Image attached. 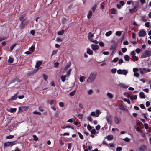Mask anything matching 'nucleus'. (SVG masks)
I'll return each instance as SVG.
<instances>
[{
	"label": "nucleus",
	"mask_w": 151,
	"mask_h": 151,
	"mask_svg": "<svg viewBox=\"0 0 151 151\" xmlns=\"http://www.w3.org/2000/svg\"><path fill=\"white\" fill-rule=\"evenodd\" d=\"M97 6V4H95L94 5V6L92 7V11L93 12H94L95 11L96 8Z\"/></svg>",
	"instance_id": "obj_38"
},
{
	"label": "nucleus",
	"mask_w": 151,
	"mask_h": 151,
	"mask_svg": "<svg viewBox=\"0 0 151 151\" xmlns=\"http://www.w3.org/2000/svg\"><path fill=\"white\" fill-rule=\"evenodd\" d=\"M94 36V35L92 34L91 32H90L88 33V39L92 38Z\"/></svg>",
	"instance_id": "obj_21"
},
{
	"label": "nucleus",
	"mask_w": 151,
	"mask_h": 151,
	"mask_svg": "<svg viewBox=\"0 0 151 151\" xmlns=\"http://www.w3.org/2000/svg\"><path fill=\"white\" fill-rule=\"evenodd\" d=\"M26 18V15L23 14L21 16V17L20 18V20L21 22H24L25 20V18Z\"/></svg>",
	"instance_id": "obj_14"
},
{
	"label": "nucleus",
	"mask_w": 151,
	"mask_h": 151,
	"mask_svg": "<svg viewBox=\"0 0 151 151\" xmlns=\"http://www.w3.org/2000/svg\"><path fill=\"white\" fill-rule=\"evenodd\" d=\"M119 58H114L112 60L113 62H116L118 61Z\"/></svg>",
	"instance_id": "obj_57"
},
{
	"label": "nucleus",
	"mask_w": 151,
	"mask_h": 151,
	"mask_svg": "<svg viewBox=\"0 0 151 151\" xmlns=\"http://www.w3.org/2000/svg\"><path fill=\"white\" fill-rule=\"evenodd\" d=\"M42 62L41 61H37V63L36 65H35V67L36 68H38L42 64Z\"/></svg>",
	"instance_id": "obj_22"
},
{
	"label": "nucleus",
	"mask_w": 151,
	"mask_h": 151,
	"mask_svg": "<svg viewBox=\"0 0 151 151\" xmlns=\"http://www.w3.org/2000/svg\"><path fill=\"white\" fill-rule=\"evenodd\" d=\"M119 108L120 110H124L127 111V109L126 108V106L123 105H121L119 106Z\"/></svg>",
	"instance_id": "obj_11"
},
{
	"label": "nucleus",
	"mask_w": 151,
	"mask_h": 151,
	"mask_svg": "<svg viewBox=\"0 0 151 151\" xmlns=\"http://www.w3.org/2000/svg\"><path fill=\"white\" fill-rule=\"evenodd\" d=\"M150 22H147L145 24V26L147 27H150Z\"/></svg>",
	"instance_id": "obj_47"
},
{
	"label": "nucleus",
	"mask_w": 151,
	"mask_h": 151,
	"mask_svg": "<svg viewBox=\"0 0 151 151\" xmlns=\"http://www.w3.org/2000/svg\"><path fill=\"white\" fill-rule=\"evenodd\" d=\"M92 12L91 11H90L89 13L87 15L88 18V19L92 17Z\"/></svg>",
	"instance_id": "obj_25"
},
{
	"label": "nucleus",
	"mask_w": 151,
	"mask_h": 151,
	"mask_svg": "<svg viewBox=\"0 0 151 151\" xmlns=\"http://www.w3.org/2000/svg\"><path fill=\"white\" fill-rule=\"evenodd\" d=\"M121 34V32L119 31H117L116 33V35L119 36H120Z\"/></svg>",
	"instance_id": "obj_44"
},
{
	"label": "nucleus",
	"mask_w": 151,
	"mask_h": 151,
	"mask_svg": "<svg viewBox=\"0 0 151 151\" xmlns=\"http://www.w3.org/2000/svg\"><path fill=\"white\" fill-rule=\"evenodd\" d=\"M124 59L126 61H129V58L128 55H126L124 56Z\"/></svg>",
	"instance_id": "obj_28"
},
{
	"label": "nucleus",
	"mask_w": 151,
	"mask_h": 151,
	"mask_svg": "<svg viewBox=\"0 0 151 151\" xmlns=\"http://www.w3.org/2000/svg\"><path fill=\"white\" fill-rule=\"evenodd\" d=\"M92 127L89 125H88L87 126V129L88 130H91L92 129Z\"/></svg>",
	"instance_id": "obj_62"
},
{
	"label": "nucleus",
	"mask_w": 151,
	"mask_h": 151,
	"mask_svg": "<svg viewBox=\"0 0 151 151\" xmlns=\"http://www.w3.org/2000/svg\"><path fill=\"white\" fill-rule=\"evenodd\" d=\"M91 47L92 48V49L94 50H95L96 49H98L99 47V46L98 45H96L94 44L91 45Z\"/></svg>",
	"instance_id": "obj_12"
},
{
	"label": "nucleus",
	"mask_w": 151,
	"mask_h": 151,
	"mask_svg": "<svg viewBox=\"0 0 151 151\" xmlns=\"http://www.w3.org/2000/svg\"><path fill=\"white\" fill-rule=\"evenodd\" d=\"M147 114H145V113H142V115L144 116V117L145 119H146L147 120H148V118L147 117V116H146V115Z\"/></svg>",
	"instance_id": "obj_55"
},
{
	"label": "nucleus",
	"mask_w": 151,
	"mask_h": 151,
	"mask_svg": "<svg viewBox=\"0 0 151 151\" xmlns=\"http://www.w3.org/2000/svg\"><path fill=\"white\" fill-rule=\"evenodd\" d=\"M28 108V106H23L20 107L19 108V110L21 111H23L27 110Z\"/></svg>",
	"instance_id": "obj_10"
},
{
	"label": "nucleus",
	"mask_w": 151,
	"mask_h": 151,
	"mask_svg": "<svg viewBox=\"0 0 151 151\" xmlns=\"http://www.w3.org/2000/svg\"><path fill=\"white\" fill-rule=\"evenodd\" d=\"M64 32V31L63 30L58 32V34L60 35H62Z\"/></svg>",
	"instance_id": "obj_31"
},
{
	"label": "nucleus",
	"mask_w": 151,
	"mask_h": 151,
	"mask_svg": "<svg viewBox=\"0 0 151 151\" xmlns=\"http://www.w3.org/2000/svg\"><path fill=\"white\" fill-rule=\"evenodd\" d=\"M16 141H12V142H5L4 144V147H7L8 146H12L15 144V142Z\"/></svg>",
	"instance_id": "obj_4"
},
{
	"label": "nucleus",
	"mask_w": 151,
	"mask_h": 151,
	"mask_svg": "<svg viewBox=\"0 0 151 151\" xmlns=\"http://www.w3.org/2000/svg\"><path fill=\"white\" fill-rule=\"evenodd\" d=\"M139 70L140 71V73L141 74H143L147 72H149L151 71L150 69H147L145 68H139Z\"/></svg>",
	"instance_id": "obj_3"
},
{
	"label": "nucleus",
	"mask_w": 151,
	"mask_h": 151,
	"mask_svg": "<svg viewBox=\"0 0 151 151\" xmlns=\"http://www.w3.org/2000/svg\"><path fill=\"white\" fill-rule=\"evenodd\" d=\"M112 31H108V32H107L106 33L105 35L106 36H109L110 35H111L112 34Z\"/></svg>",
	"instance_id": "obj_33"
},
{
	"label": "nucleus",
	"mask_w": 151,
	"mask_h": 151,
	"mask_svg": "<svg viewBox=\"0 0 151 151\" xmlns=\"http://www.w3.org/2000/svg\"><path fill=\"white\" fill-rule=\"evenodd\" d=\"M25 25V22H21L20 24V27L22 28L23 29Z\"/></svg>",
	"instance_id": "obj_23"
},
{
	"label": "nucleus",
	"mask_w": 151,
	"mask_h": 151,
	"mask_svg": "<svg viewBox=\"0 0 151 151\" xmlns=\"http://www.w3.org/2000/svg\"><path fill=\"white\" fill-rule=\"evenodd\" d=\"M127 49L126 48L124 47L122 49V51L123 53L126 52L127 51Z\"/></svg>",
	"instance_id": "obj_52"
},
{
	"label": "nucleus",
	"mask_w": 151,
	"mask_h": 151,
	"mask_svg": "<svg viewBox=\"0 0 151 151\" xmlns=\"http://www.w3.org/2000/svg\"><path fill=\"white\" fill-rule=\"evenodd\" d=\"M139 96L141 98H145V96L143 92H140L139 93Z\"/></svg>",
	"instance_id": "obj_18"
},
{
	"label": "nucleus",
	"mask_w": 151,
	"mask_h": 151,
	"mask_svg": "<svg viewBox=\"0 0 151 151\" xmlns=\"http://www.w3.org/2000/svg\"><path fill=\"white\" fill-rule=\"evenodd\" d=\"M123 62V60L122 59H120L119 60V62H118V63L119 64H120L122 63Z\"/></svg>",
	"instance_id": "obj_59"
},
{
	"label": "nucleus",
	"mask_w": 151,
	"mask_h": 151,
	"mask_svg": "<svg viewBox=\"0 0 151 151\" xmlns=\"http://www.w3.org/2000/svg\"><path fill=\"white\" fill-rule=\"evenodd\" d=\"M59 65V63L58 62H56L54 63V66L55 67H57Z\"/></svg>",
	"instance_id": "obj_56"
},
{
	"label": "nucleus",
	"mask_w": 151,
	"mask_h": 151,
	"mask_svg": "<svg viewBox=\"0 0 151 151\" xmlns=\"http://www.w3.org/2000/svg\"><path fill=\"white\" fill-rule=\"evenodd\" d=\"M139 69L137 68H134L133 69V71L134 73L138 71Z\"/></svg>",
	"instance_id": "obj_54"
},
{
	"label": "nucleus",
	"mask_w": 151,
	"mask_h": 151,
	"mask_svg": "<svg viewBox=\"0 0 151 151\" xmlns=\"http://www.w3.org/2000/svg\"><path fill=\"white\" fill-rule=\"evenodd\" d=\"M79 106L80 108H81V109H83V106L82 104L81 103H79Z\"/></svg>",
	"instance_id": "obj_63"
},
{
	"label": "nucleus",
	"mask_w": 151,
	"mask_h": 151,
	"mask_svg": "<svg viewBox=\"0 0 151 151\" xmlns=\"http://www.w3.org/2000/svg\"><path fill=\"white\" fill-rule=\"evenodd\" d=\"M34 139L35 141H37L38 140V138L35 135H34L33 136Z\"/></svg>",
	"instance_id": "obj_45"
},
{
	"label": "nucleus",
	"mask_w": 151,
	"mask_h": 151,
	"mask_svg": "<svg viewBox=\"0 0 151 151\" xmlns=\"http://www.w3.org/2000/svg\"><path fill=\"white\" fill-rule=\"evenodd\" d=\"M117 46V44L113 43L111 45L110 49V50H112V52H114L116 50Z\"/></svg>",
	"instance_id": "obj_8"
},
{
	"label": "nucleus",
	"mask_w": 151,
	"mask_h": 151,
	"mask_svg": "<svg viewBox=\"0 0 151 151\" xmlns=\"http://www.w3.org/2000/svg\"><path fill=\"white\" fill-rule=\"evenodd\" d=\"M117 73L119 74L126 75L128 72L127 70H122L121 69H119L117 71Z\"/></svg>",
	"instance_id": "obj_6"
},
{
	"label": "nucleus",
	"mask_w": 151,
	"mask_h": 151,
	"mask_svg": "<svg viewBox=\"0 0 151 151\" xmlns=\"http://www.w3.org/2000/svg\"><path fill=\"white\" fill-rule=\"evenodd\" d=\"M14 137V135H10L9 136H6V138L8 139H12V138H13Z\"/></svg>",
	"instance_id": "obj_51"
},
{
	"label": "nucleus",
	"mask_w": 151,
	"mask_h": 151,
	"mask_svg": "<svg viewBox=\"0 0 151 151\" xmlns=\"http://www.w3.org/2000/svg\"><path fill=\"white\" fill-rule=\"evenodd\" d=\"M132 58L133 60H135L136 61H137L138 60V58L135 55L132 56Z\"/></svg>",
	"instance_id": "obj_36"
},
{
	"label": "nucleus",
	"mask_w": 151,
	"mask_h": 151,
	"mask_svg": "<svg viewBox=\"0 0 151 151\" xmlns=\"http://www.w3.org/2000/svg\"><path fill=\"white\" fill-rule=\"evenodd\" d=\"M88 121H90L91 122H92L93 119L91 116H88Z\"/></svg>",
	"instance_id": "obj_48"
},
{
	"label": "nucleus",
	"mask_w": 151,
	"mask_h": 151,
	"mask_svg": "<svg viewBox=\"0 0 151 151\" xmlns=\"http://www.w3.org/2000/svg\"><path fill=\"white\" fill-rule=\"evenodd\" d=\"M122 148L121 147H118L116 148V151H121L122 150Z\"/></svg>",
	"instance_id": "obj_64"
},
{
	"label": "nucleus",
	"mask_w": 151,
	"mask_h": 151,
	"mask_svg": "<svg viewBox=\"0 0 151 151\" xmlns=\"http://www.w3.org/2000/svg\"><path fill=\"white\" fill-rule=\"evenodd\" d=\"M111 13L113 14H115L116 10L114 8H112L111 9Z\"/></svg>",
	"instance_id": "obj_46"
},
{
	"label": "nucleus",
	"mask_w": 151,
	"mask_h": 151,
	"mask_svg": "<svg viewBox=\"0 0 151 151\" xmlns=\"http://www.w3.org/2000/svg\"><path fill=\"white\" fill-rule=\"evenodd\" d=\"M17 95V93L15 94L13 96L11 97V99H9V101H11L13 100H16L17 98V97L16 96Z\"/></svg>",
	"instance_id": "obj_15"
},
{
	"label": "nucleus",
	"mask_w": 151,
	"mask_h": 151,
	"mask_svg": "<svg viewBox=\"0 0 151 151\" xmlns=\"http://www.w3.org/2000/svg\"><path fill=\"white\" fill-rule=\"evenodd\" d=\"M101 112L99 110H96V112L93 111L91 113V115L93 116H94L96 117H98L99 116V115L100 114Z\"/></svg>",
	"instance_id": "obj_5"
},
{
	"label": "nucleus",
	"mask_w": 151,
	"mask_h": 151,
	"mask_svg": "<svg viewBox=\"0 0 151 151\" xmlns=\"http://www.w3.org/2000/svg\"><path fill=\"white\" fill-rule=\"evenodd\" d=\"M78 117L79 119H81L83 118V115L81 114H79L78 115Z\"/></svg>",
	"instance_id": "obj_41"
},
{
	"label": "nucleus",
	"mask_w": 151,
	"mask_h": 151,
	"mask_svg": "<svg viewBox=\"0 0 151 151\" xmlns=\"http://www.w3.org/2000/svg\"><path fill=\"white\" fill-rule=\"evenodd\" d=\"M141 19L144 22H145L147 20V19L146 18L145 16H142L141 18Z\"/></svg>",
	"instance_id": "obj_39"
},
{
	"label": "nucleus",
	"mask_w": 151,
	"mask_h": 151,
	"mask_svg": "<svg viewBox=\"0 0 151 151\" xmlns=\"http://www.w3.org/2000/svg\"><path fill=\"white\" fill-rule=\"evenodd\" d=\"M87 53L89 55H92L93 53L92 50H91L88 49L87 50Z\"/></svg>",
	"instance_id": "obj_29"
},
{
	"label": "nucleus",
	"mask_w": 151,
	"mask_h": 151,
	"mask_svg": "<svg viewBox=\"0 0 151 151\" xmlns=\"http://www.w3.org/2000/svg\"><path fill=\"white\" fill-rule=\"evenodd\" d=\"M151 55V52L149 50H145L141 55L142 58H146Z\"/></svg>",
	"instance_id": "obj_2"
},
{
	"label": "nucleus",
	"mask_w": 151,
	"mask_h": 151,
	"mask_svg": "<svg viewBox=\"0 0 151 151\" xmlns=\"http://www.w3.org/2000/svg\"><path fill=\"white\" fill-rule=\"evenodd\" d=\"M96 76V74L93 73H91L88 78L87 81L89 83L92 82L95 79Z\"/></svg>",
	"instance_id": "obj_1"
},
{
	"label": "nucleus",
	"mask_w": 151,
	"mask_h": 151,
	"mask_svg": "<svg viewBox=\"0 0 151 151\" xmlns=\"http://www.w3.org/2000/svg\"><path fill=\"white\" fill-rule=\"evenodd\" d=\"M123 100L125 102H127L129 104H130V101L129 99L126 98H124L123 99Z\"/></svg>",
	"instance_id": "obj_35"
},
{
	"label": "nucleus",
	"mask_w": 151,
	"mask_h": 151,
	"mask_svg": "<svg viewBox=\"0 0 151 151\" xmlns=\"http://www.w3.org/2000/svg\"><path fill=\"white\" fill-rule=\"evenodd\" d=\"M16 111V108H10L9 109V110H8V111L10 112L11 113H14Z\"/></svg>",
	"instance_id": "obj_20"
},
{
	"label": "nucleus",
	"mask_w": 151,
	"mask_h": 151,
	"mask_svg": "<svg viewBox=\"0 0 151 151\" xmlns=\"http://www.w3.org/2000/svg\"><path fill=\"white\" fill-rule=\"evenodd\" d=\"M78 134L81 139H83V136L82 135V134L80 132H78Z\"/></svg>",
	"instance_id": "obj_42"
},
{
	"label": "nucleus",
	"mask_w": 151,
	"mask_h": 151,
	"mask_svg": "<svg viewBox=\"0 0 151 151\" xmlns=\"http://www.w3.org/2000/svg\"><path fill=\"white\" fill-rule=\"evenodd\" d=\"M146 35V32L143 29L140 30L138 33V35L140 37H144Z\"/></svg>",
	"instance_id": "obj_7"
},
{
	"label": "nucleus",
	"mask_w": 151,
	"mask_h": 151,
	"mask_svg": "<svg viewBox=\"0 0 151 151\" xmlns=\"http://www.w3.org/2000/svg\"><path fill=\"white\" fill-rule=\"evenodd\" d=\"M114 121L115 123L117 124L119 123V119L116 116H114Z\"/></svg>",
	"instance_id": "obj_17"
},
{
	"label": "nucleus",
	"mask_w": 151,
	"mask_h": 151,
	"mask_svg": "<svg viewBox=\"0 0 151 151\" xmlns=\"http://www.w3.org/2000/svg\"><path fill=\"white\" fill-rule=\"evenodd\" d=\"M146 149V146L145 145H143L139 147L138 151H145Z\"/></svg>",
	"instance_id": "obj_9"
},
{
	"label": "nucleus",
	"mask_w": 151,
	"mask_h": 151,
	"mask_svg": "<svg viewBox=\"0 0 151 151\" xmlns=\"http://www.w3.org/2000/svg\"><path fill=\"white\" fill-rule=\"evenodd\" d=\"M106 138L108 140H110L113 139V136L112 135H109L106 136Z\"/></svg>",
	"instance_id": "obj_16"
},
{
	"label": "nucleus",
	"mask_w": 151,
	"mask_h": 151,
	"mask_svg": "<svg viewBox=\"0 0 151 151\" xmlns=\"http://www.w3.org/2000/svg\"><path fill=\"white\" fill-rule=\"evenodd\" d=\"M106 120L108 122V123H111L112 121H111V119L110 117L109 116H107L106 117Z\"/></svg>",
	"instance_id": "obj_19"
},
{
	"label": "nucleus",
	"mask_w": 151,
	"mask_h": 151,
	"mask_svg": "<svg viewBox=\"0 0 151 151\" xmlns=\"http://www.w3.org/2000/svg\"><path fill=\"white\" fill-rule=\"evenodd\" d=\"M93 92V91L92 90H91V89L89 90L88 91V94L89 95H91L92 93Z\"/></svg>",
	"instance_id": "obj_53"
},
{
	"label": "nucleus",
	"mask_w": 151,
	"mask_h": 151,
	"mask_svg": "<svg viewBox=\"0 0 151 151\" xmlns=\"http://www.w3.org/2000/svg\"><path fill=\"white\" fill-rule=\"evenodd\" d=\"M14 61V59L13 58L10 57L9 58L8 60V62L9 63H12Z\"/></svg>",
	"instance_id": "obj_32"
},
{
	"label": "nucleus",
	"mask_w": 151,
	"mask_h": 151,
	"mask_svg": "<svg viewBox=\"0 0 151 151\" xmlns=\"http://www.w3.org/2000/svg\"><path fill=\"white\" fill-rule=\"evenodd\" d=\"M33 113L34 114H38L39 115H41V113L40 112L36 111H33Z\"/></svg>",
	"instance_id": "obj_43"
},
{
	"label": "nucleus",
	"mask_w": 151,
	"mask_h": 151,
	"mask_svg": "<svg viewBox=\"0 0 151 151\" xmlns=\"http://www.w3.org/2000/svg\"><path fill=\"white\" fill-rule=\"evenodd\" d=\"M134 76L136 77H138L139 76V74L138 73L135 72L134 73Z\"/></svg>",
	"instance_id": "obj_50"
},
{
	"label": "nucleus",
	"mask_w": 151,
	"mask_h": 151,
	"mask_svg": "<svg viewBox=\"0 0 151 151\" xmlns=\"http://www.w3.org/2000/svg\"><path fill=\"white\" fill-rule=\"evenodd\" d=\"M76 93V91L75 90L74 91H73L70 93V94H69L71 96H73Z\"/></svg>",
	"instance_id": "obj_40"
},
{
	"label": "nucleus",
	"mask_w": 151,
	"mask_h": 151,
	"mask_svg": "<svg viewBox=\"0 0 151 151\" xmlns=\"http://www.w3.org/2000/svg\"><path fill=\"white\" fill-rule=\"evenodd\" d=\"M116 69H112L111 70V72L113 73H116Z\"/></svg>",
	"instance_id": "obj_49"
},
{
	"label": "nucleus",
	"mask_w": 151,
	"mask_h": 151,
	"mask_svg": "<svg viewBox=\"0 0 151 151\" xmlns=\"http://www.w3.org/2000/svg\"><path fill=\"white\" fill-rule=\"evenodd\" d=\"M107 95L108 97L110 99H111L113 97V96L112 94L110 93H108L107 94Z\"/></svg>",
	"instance_id": "obj_34"
},
{
	"label": "nucleus",
	"mask_w": 151,
	"mask_h": 151,
	"mask_svg": "<svg viewBox=\"0 0 151 151\" xmlns=\"http://www.w3.org/2000/svg\"><path fill=\"white\" fill-rule=\"evenodd\" d=\"M42 76L44 79L46 81H47L48 78V76L45 74L42 75Z\"/></svg>",
	"instance_id": "obj_30"
},
{
	"label": "nucleus",
	"mask_w": 151,
	"mask_h": 151,
	"mask_svg": "<svg viewBox=\"0 0 151 151\" xmlns=\"http://www.w3.org/2000/svg\"><path fill=\"white\" fill-rule=\"evenodd\" d=\"M66 75L62 76L61 77V79L63 82H64L65 81L66 79Z\"/></svg>",
	"instance_id": "obj_26"
},
{
	"label": "nucleus",
	"mask_w": 151,
	"mask_h": 151,
	"mask_svg": "<svg viewBox=\"0 0 151 151\" xmlns=\"http://www.w3.org/2000/svg\"><path fill=\"white\" fill-rule=\"evenodd\" d=\"M137 8L136 6H134V7L129 10V12L131 13H132L133 12V11L136 9Z\"/></svg>",
	"instance_id": "obj_37"
},
{
	"label": "nucleus",
	"mask_w": 151,
	"mask_h": 151,
	"mask_svg": "<svg viewBox=\"0 0 151 151\" xmlns=\"http://www.w3.org/2000/svg\"><path fill=\"white\" fill-rule=\"evenodd\" d=\"M72 69L70 68L67 72L66 75L68 77L70 75Z\"/></svg>",
	"instance_id": "obj_27"
},
{
	"label": "nucleus",
	"mask_w": 151,
	"mask_h": 151,
	"mask_svg": "<svg viewBox=\"0 0 151 151\" xmlns=\"http://www.w3.org/2000/svg\"><path fill=\"white\" fill-rule=\"evenodd\" d=\"M17 45V44L16 43H14L11 46L10 48V51L12 52V49L15 47V46Z\"/></svg>",
	"instance_id": "obj_24"
},
{
	"label": "nucleus",
	"mask_w": 151,
	"mask_h": 151,
	"mask_svg": "<svg viewBox=\"0 0 151 151\" xmlns=\"http://www.w3.org/2000/svg\"><path fill=\"white\" fill-rule=\"evenodd\" d=\"M71 65V63L70 61L69 62V63H68L66 64V66L65 67V68L64 69V70L65 71H66V70H67L68 69L70 66Z\"/></svg>",
	"instance_id": "obj_13"
},
{
	"label": "nucleus",
	"mask_w": 151,
	"mask_h": 151,
	"mask_svg": "<svg viewBox=\"0 0 151 151\" xmlns=\"http://www.w3.org/2000/svg\"><path fill=\"white\" fill-rule=\"evenodd\" d=\"M123 140L125 141L126 142H129L130 141L129 139L128 138L126 137L123 139Z\"/></svg>",
	"instance_id": "obj_61"
},
{
	"label": "nucleus",
	"mask_w": 151,
	"mask_h": 151,
	"mask_svg": "<svg viewBox=\"0 0 151 151\" xmlns=\"http://www.w3.org/2000/svg\"><path fill=\"white\" fill-rule=\"evenodd\" d=\"M59 105L61 107H63L64 106V104L63 102H60L59 103Z\"/></svg>",
	"instance_id": "obj_58"
},
{
	"label": "nucleus",
	"mask_w": 151,
	"mask_h": 151,
	"mask_svg": "<svg viewBox=\"0 0 151 151\" xmlns=\"http://www.w3.org/2000/svg\"><path fill=\"white\" fill-rule=\"evenodd\" d=\"M96 132V131L95 129H93L91 130V132L92 134H95Z\"/></svg>",
	"instance_id": "obj_60"
}]
</instances>
